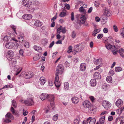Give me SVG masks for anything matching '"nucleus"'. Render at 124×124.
<instances>
[{
  "label": "nucleus",
  "mask_w": 124,
  "mask_h": 124,
  "mask_svg": "<svg viewBox=\"0 0 124 124\" xmlns=\"http://www.w3.org/2000/svg\"><path fill=\"white\" fill-rule=\"evenodd\" d=\"M84 8L83 6H81L79 8V11L81 12H84L85 11V9Z\"/></svg>",
  "instance_id": "obj_54"
},
{
  "label": "nucleus",
  "mask_w": 124,
  "mask_h": 124,
  "mask_svg": "<svg viewBox=\"0 0 124 124\" xmlns=\"http://www.w3.org/2000/svg\"><path fill=\"white\" fill-rule=\"evenodd\" d=\"M71 101L73 103L75 104H77L79 101V99L77 97H73L71 99Z\"/></svg>",
  "instance_id": "obj_19"
},
{
  "label": "nucleus",
  "mask_w": 124,
  "mask_h": 124,
  "mask_svg": "<svg viewBox=\"0 0 124 124\" xmlns=\"http://www.w3.org/2000/svg\"><path fill=\"white\" fill-rule=\"evenodd\" d=\"M120 33L121 35L124 38V26H123V28L120 30Z\"/></svg>",
  "instance_id": "obj_35"
},
{
  "label": "nucleus",
  "mask_w": 124,
  "mask_h": 124,
  "mask_svg": "<svg viewBox=\"0 0 124 124\" xmlns=\"http://www.w3.org/2000/svg\"><path fill=\"white\" fill-rule=\"evenodd\" d=\"M86 68V65L85 63H82L80 64V69L81 71H85Z\"/></svg>",
  "instance_id": "obj_14"
},
{
  "label": "nucleus",
  "mask_w": 124,
  "mask_h": 124,
  "mask_svg": "<svg viewBox=\"0 0 124 124\" xmlns=\"http://www.w3.org/2000/svg\"><path fill=\"white\" fill-rule=\"evenodd\" d=\"M79 46L78 45H77L75 46L74 48V51H75L76 52V50L78 49V48Z\"/></svg>",
  "instance_id": "obj_60"
},
{
  "label": "nucleus",
  "mask_w": 124,
  "mask_h": 124,
  "mask_svg": "<svg viewBox=\"0 0 124 124\" xmlns=\"http://www.w3.org/2000/svg\"><path fill=\"white\" fill-rule=\"evenodd\" d=\"M22 17L23 19H25L29 20L32 18V16L31 14H27L23 15Z\"/></svg>",
  "instance_id": "obj_18"
},
{
  "label": "nucleus",
  "mask_w": 124,
  "mask_h": 124,
  "mask_svg": "<svg viewBox=\"0 0 124 124\" xmlns=\"http://www.w3.org/2000/svg\"><path fill=\"white\" fill-rule=\"evenodd\" d=\"M14 55V53L12 50H9L7 54V58L8 60H10Z\"/></svg>",
  "instance_id": "obj_8"
},
{
  "label": "nucleus",
  "mask_w": 124,
  "mask_h": 124,
  "mask_svg": "<svg viewBox=\"0 0 124 124\" xmlns=\"http://www.w3.org/2000/svg\"><path fill=\"white\" fill-rule=\"evenodd\" d=\"M91 105L90 102L87 100L84 101L82 103L83 106L85 108H89L91 106Z\"/></svg>",
  "instance_id": "obj_9"
},
{
  "label": "nucleus",
  "mask_w": 124,
  "mask_h": 124,
  "mask_svg": "<svg viewBox=\"0 0 124 124\" xmlns=\"http://www.w3.org/2000/svg\"><path fill=\"white\" fill-rule=\"evenodd\" d=\"M108 74L109 75L113 76L114 74V71L112 70H110L108 73Z\"/></svg>",
  "instance_id": "obj_51"
},
{
  "label": "nucleus",
  "mask_w": 124,
  "mask_h": 124,
  "mask_svg": "<svg viewBox=\"0 0 124 124\" xmlns=\"http://www.w3.org/2000/svg\"><path fill=\"white\" fill-rule=\"evenodd\" d=\"M107 41L108 42V43L110 44L113 43L114 41V40L112 38H108L107 39Z\"/></svg>",
  "instance_id": "obj_41"
},
{
  "label": "nucleus",
  "mask_w": 124,
  "mask_h": 124,
  "mask_svg": "<svg viewBox=\"0 0 124 124\" xmlns=\"http://www.w3.org/2000/svg\"><path fill=\"white\" fill-rule=\"evenodd\" d=\"M89 98L93 103L95 102L96 101V99L93 96H90Z\"/></svg>",
  "instance_id": "obj_36"
},
{
  "label": "nucleus",
  "mask_w": 124,
  "mask_h": 124,
  "mask_svg": "<svg viewBox=\"0 0 124 124\" xmlns=\"http://www.w3.org/2000/svg\"><path fill=\"white\" fill-rule=\"evenodd\" d=\"M34 48L35 50L38 51L40 53H41L42 52L41 48L39 46H34Z\"/></svg>",
  "instance_id": "obj_21"
},
{
  "label": "nucleus",
  "mask_w": 124,
  "mask_h": 124,
  "mask_svg": "<svg viewBox=\"0 0 124 124\" xmlns=\"http://www.w3.org/2000/svg\"><path fill=\"white\" fill-rule=\"evenodd\" d=\"M96 120L95 118L92 119L90 121L89 124H95Z\"/></svg>",
  "instance_id": "obj_42"
},
{
  "label": "nucleus",
  "mask_w": 124,
  "mask_h": 124,
  "mask_svg": "<svg viewBox=\"0 0 124 124\" xmlns=\"http://www.w3.org/2000/svg\"><path fill=\"white\" fill-rule=\"evenodd\" d=\"M124 52V50L122 48H120L119 50V52L120 56L123 58L124 57V55L123 54Z\"/></svg>",
  "instance_id": "obj_32"
},
{
  "label": "nucleus",
  "mask_w": 124,
  "mask_h": 124,
  "mask_svg": "<svg viewBox=\"0 0 124 124\" xmlns=\"http://www.w3.org/2000/svg\"><path fill=\"white\" fill-rule=\"evenodd\" d=\"M115 104L119 108H120L123 104V101L122 100L119 99L116 101L115 103Z\"/></svg>",
  "instance_id": "obj_11"
},
{
  "label": "nucleus",
  "mask_w": 124,
  "mask_h": 124,
  "mask_svg": "<svg viewBox=\"0 0 124 124\" xmlns=\"http://www.w3.org/2000/svg\"><path fill=\"white\" fill-rule=\"evenodd\" d=\"M72 47L71 46H70L68 48V50L67 51V52L69 53H70L72 52Z\"/></svg>",
  "instance_id": "obj_44"
},
{
  "label": "nucleus",
  "mask_w": 124,
  "mask_h": 124,
  "mask_svg": "<svg viewBox=\"0 0 124 124\" xmlns=\"http://www.w3.org/2000/svg\"><path fill=\"white\" fill-rule=\"evenodd\" d=\"M105 119V116H103L101 118H100L99 120L100 124H103L104 122V120Z\"/></svg>",
  "instance_id": "obj_28"
},
{
  "label": "nucleus",
  "mask_w": 124,
  "mask_h": 124,
  "mask_svg": "<svg viewBox=\"0 0 124 124\" xmlns=\"http://www.w3.org/2000/svg\"><path fill=\"white\" fill-rule=\"evenodd\" d=\"M103 14L105 16H108L111 15L112 12L108 9L106 8Z\"/></svg>",
  "instance_id": "obj_13"
},
{
  "label": "nucleus",
  "mask_w": 124,
  "mask_h": 124,
  "mask_svg": "<svg viewBox=\"0 0 124 124\" xmlns=\"http://www.w3.org/2000/svg\"><path fill=\"white\" fill-rule=\"evenodd\" d=\"M23 114L24 116H26L28 113V112L27 111L25 110L24 109L23 110Z\"/></svg>",
  "instance_id": "obj_64"
},
{
  "label": "nucleus",
  "mask_w": 124,
  "mask_h": 124,
  "mask_svg": "<svg viewBox=\"0 0 124 124\" xmlns=\"http://www.w3.org/2000/svg\"><path fill=\"white\" fill-rule=\"evenodd\" d=\"M106 80L109 83H111L112 82V78L110 76L107 77L106 78Z\"/></svg>",
  "instance_id": "obj_31"
},
{
  "label": "nucleus",
  "mask_w": 124,
  "mask_h": 124,
  "mask_svg": "<svg viewBox=\"0 0 124 124\" xmlns=\"http://www.w3.org/2000/svg\"><path fill=\"white\" fill-rule=\"evenodd\" d=\"M79 119H76L74 121V124H78L79 122Z\"/></svg>",
  "instance_id": "obj_49"
},
{
  "label": "nucleus",
  "mask_w": 124,
  "mask_h": 124,
  "mask_svg": "<svg viewBox=\"0 0 124 124\" xmlns=\"http://www.w3.org/2000/svg\"><path fill=\"white\" fill-rule=\"evenodd\" d=\"M10 62H9L10 64L11 65V64L12 66L15 67L16 65V60L14 58H11L10 60H9Z\"/></svg>",
  "instance_id": "obj_16"
},
{
  "label": "nucleus",
  "mask_w": 124,
  "mask_h": 124,
  "mask_svg": "<svg viewBox=\"0 0 124 124\" xmlns=\"http://www.w3.org/2000/svg\"><path fill=\"white\" fill-rule=\"evenodd\" d=\"M76 32L74 31H73L72 32L71 36L72 38H74L76 37Z\"/></svg>",
  "instance_id": "obj_58"
},
{
  "label": "nucleus",
  "mask_w": 124,
  "mask_h": 124,
  "mask_svg": "<svg viewBox=\"0 0 124 124\" xmlns=\"http://www.w3.org/2000/svg\"><path fill=\"white\" fill-rule=\"evenodd\" d=\"M113 28L115 31L116 32H117L118 31V29L117 26L115 25L113 26Z\"/></svg>",
  "instance_id": "obj_52"
},
{
  "label": "nucleus",
  "mask_w": 124,
  "mask_h": 124,
  "mask_svg": "<svg viewBox=\"0 0 124 124\" xmlns=\"http://www.w3.org/2000/svg\"><path fill=\"white\" fill-rule=\"evenodd\" d=\"M55 81L54 82H57L59 81V76L58 74H56L55 77Z\"/></svg>",
  "instance_id": "obj_47"
},
{
  "label": "nucleus",
  "mask_w": 124,
  "mask_h": 124,
  "mask_svg": "<svg viewBox=\"0 0 124 124\" xmlns=\"http://www.w3.org/2000/svg\"><path fill=\"white\" fill-rule=\"evenodd\" d=\"M93 77L96 79H100L101 78V75L99 73L97 72H96L94 73Z\"/></svg>",
  "instance_id": "obj_22"
},
{
  "label": "nucleus",
  "mask_w": 124,
  "mask_h": 124,
  "mask_svg": "<svg viewBox=\"0 0 124 124\" xmlns=\"http://www.w3.org/2000/svg\"><path fill=\"white\" fill-rule=\"evenodd\" d=\"M64 88L66 90H67L69 88V84L68 82L64 83Z\"/></svg>",
  "instance_id": "obj_37"
},
{
  "label": "nucleus",
  "mask_w": 124,
  "mask_h": 124,
  "mask_svg": "<svg viewBox=\"0 0 124 124\" xmlns=\"http://www.w3.org/2000/svg\"><path fill=\"white\" fill-rule=\"evenodd\" d=\"M10 38L9 37L6 36L3 38V39L4 41H9V40Z\"/></svg>",
  "instance_id": "obj_38"
},
{
  "label": "nucleus",
  "mask_w": 124,
  "mask_h": 124,
  "mask_svg": "<svg viewBox=\"0 0 124 124\" xmlns=\"http://www.w3.org/2000/svg\"><path fill=\"white\" fill-rule=\"evenodd\" d=\"M34 10V8L33 7H31L28 10L30 12V13L33 12Z\"/></svg>",
  "instance_id": "obj_63"
},
{
  "label": "nucleus",
  "mask_w": 124,
  "mask_h": 124,
  "mask_svg": "<svg viewBox=\"0 0 124 124\" xmlns=\"http://www.w3.org/2000/svg\"><path fill=\"white\" fill-rule=\"evenodd\" d=\"M12 87V85H6L4 86L3 88H2V89H3L4 88H8V87Z\"/></svg>",
  "instance_id": "obj_57"
},
{
  "label": "nucleus",
  "mask_w": 124,
  "mask_h": 124,
  "mask_svg": "<svg viewBox=\"0 0 124 124\" xmlns=\"http://www.w3.org/2000/svg\"><path fill=\"white\" fill-rule=\"evenodd\" d=\"M40 83L41 85H43L46 81L45 78L43 77H41L39 79Z\"/></svg>",
  "instance_id": "obj_24"
},
{
  "label": "nucleus",
  "mask_w": 124,
  "mask_h": 124,
  "mask_svg": "<svg viewBox=\"0 0 124 124\" xmlns=\"http://www.w3.org/2000/svg\"><path fill=\"white\" fill-rule=\"evenodd\" d=\"M12 106L16 108L17 106V105L16 101L14 100H13L12 101Z\"/></svg>",
  "instance_id": "obj_43"
},
{
  "label": "nucleus",
  "mask_w": 124,
  "mask_h": 124,
  "mask_svg": "<svg viewBox=\"0 0 124 124\" xmlns=\"http://www.w3.org/2000/svg\"><path fill=\"white\" fill-rule=\"evenodd\" d=\"M33 75V72L31 71H29L25 73L24 77L26 79H29L32 78Z\"/></svg>",
  "instance_id": "obj_7"
},
{
  "label": "nucleus",
  "mask_w": 124,
  "mask_h": 124,
  "mask_svg": "<svg viewBox=\"0 0 124 124\" xmlns=\"http://www.w3.org/2000/svg\"><path fill=\"white\" fill-rule=\"evenodd\" d=\"M30 101H31V102H29V101H28V100H25L24 101V103L27 106H31L33 105L34 102L33 100L31 99Z\"/></svg>",
  "instance_id": "obj_17"
},
{
  "label": "nucleus",
  "mask_w": 124,
  "mask_h": 124,
  "mask_svg": "<svg viewBox=\"0 0 124 124\" xmlns=\"http://www.w3.org/2000/svg\"><path fill=\"white\" fill-rule=\"evenodd\" d=\"M103 36V35L102 34H98L97 37V38L99 39H101Z\"/></svg>",
  "instance_id": "obj_55"
},
{
  "label": "nucleus",
  "mask_w": 124,
  "mask_h": 124,
  "mask_svg": "<svg viewBox=\"0 0 124 124\" xmlns=\"http://www.w3.org/2000/svg\"><path fill=\"white\" fill-rule=\"evenodd\" d=\"M31 3V1L29 0H23L22 2V5L26 7H29Z\"/></svg>",
  "instance_id": "obj_5"
},
{
  "label": "nucleus",
  "mask_w": 124,
  "mask_h": 124,
  "mask_svg": "<svg viewBox=\"0 0 124 124\" xmlns=\"http://www.w3.org/2000/svg\"><path fill=\"white\" fill-rule=\"evenodd\" d=\"M96 109L93 106H90L89 108L88 112L90 113L93 114L95 113Z\"/></svg>",
  "instance_id": "obj_15"
},
{
  "label": "nucleus",
  "mask_w": 124,
  "mask_h": 124,
  "mask_svg": "<svg viewBox=\"0 0 124 124\" xmlns=\"http://www.w3.org/2000/svg\"><path fill=\"white\" fill-rule=\"evenodd\" d=\"M91 85L93 86H94L96 85V81L95 79H91L90 82Z\"/></svg>",
  "instance_id": "obj_29"
},
{
  "label": "nucleus",
  "mask_w": 124,
  "mask_h": 124,
  "mask_svg": "<svg viewBox=\"0 0 124 124\" xmlns=\"http://www.w3.org/2000/svg\"><path fill=\"white\" fill-rule=\"evenodd\" d=\"M14 43L12 42H9L6 44V47L8 49H12L14 47Z\"/></svg>",
  "instance_id": "obj_10"
},
{
  "label": "nucleus",
  "mask_w": 124,
  "mask_h": 124,
  "mask_svg": "<svg viewBox=\"0 0 124 124\" xmlns=\"http://www.w3.org/2000/svg\"><path fill=\"white\" fill-rule=\"evenodd\" d=\"M106 48L108 49H110L113 52L116 50V47L115 46H112L110 44L108 43L105 45Z\"/></svg>",
  "instance_id": "obj_6"
},
{
  "label": "nucleus",
  "mask_w": 124,
  "mask_h": 124,
  "mask_svg": "<svg viewBox=\"0 0 124 124\" xmlns=\"http://www.w3.org/2000/svg\"><path fill=\"white\" fill-rule=\"evenodd\" d=\"M24 36L22 34H20L18 38L19 39V41L21 42H22L24 40L23 37Z\"/></svg>",
  "instance_id": "obj_20"
},
{
  "label": "nucleus",
  "mask_w": 124,
  "mask_h": 124,
  "mask_svg": "<svg viewBox=\"0 0 124 124\" xmlns=\"http://www.w3.org/2000/svg\"><path fill=\"white\" fill-rule=\"evenodd\" d=\"M87 19L85 15H82L80 17V22L82 24H84L85 22V20Z\"/></svg>",
  "instance_id": "obj_12"
},
{
  "label": "nucleus",
  "mask_w": 124,
  "mask_h": 124,
  "mask_svg": "<svg viewBox=\"0 0 124 124\" xmlns=\"http://www.w3.org/2000/svg\"><path fill=\"white\" fill-rule=\"evenodd\" d=\"M83 47L82 46H80V47H79L78 48V49L76 50V51L75 52L77 53L80 52L82 51L83 49Z\"/></svg>",
  "instance_id": "obj_39"
},
{
  "label": "nucleus",
  "mask_w": 124,
  "mask_h": 124,
  "mask_svg": "<svg viewBox=\"0 0 124 124\" xmlns=\"http://www.w3.org/2000/svg\"><path fill=\"white\" fill-rule=\"evenodd\" d=\"M62 28V26H60L58 28L57 30V33L60 34L61 32V29Z\"/></svg>",
  "instance_id": "obj_48"
},
{
  "label": "nucleus",
  "mask_w": 124,
  "mask_h": 124,
  "mask_svg": "<svg viewBox=\"0 0 124 124\" xmlns=\"http://www.w3.org/2000/svg\"><path fill=\"white\" fill-rule=\"evenodd\" d=\"M24 46L26 48H28L29 47V43L28 42L25 41L24 42Z\"/></svg>",
  "instance_id": "obj_45"
},
{
  "label": "nucleus",
  "mask_w": 124,
  "mask_h": 124,
  "mask_svg": "<svg viewBox=\"0 0 124 124\" xmlns=\"http://www.w3.org/2000/svg\"><path fill=\"white\" fill-rule=\"evenodd\" d=\"M102 105L104 107L105 109H109L111 106L110 103L107 101H104L102 103Z\"/></svg>",
  "instance_id": "obj_3"
},
{
  "label": "nucleus",
  "mask_w": 124,
  "mask_h": 124,
  "mask_svg": "<svg viewBox=\"0 0 124 124\" xmlns=\"http://www.w3.org/2000/svg\"><path fill=\"white\" fill-rule=\"evenodd\" d=\"M109 88V85L106 84H104L102 86V88L104 90H108Z\"/></svg>",
  "instance_id": "obj_26"
},
{
  "label": "nucleus",
  "mask_w": 124,
  "mask_h": 124,
  "mask_svg": "<svg viewBox=\"0 0 124 124\" xmlns=\"http://www.w3.org/2000/svg\"><path fill=\"white\" fill-rule=\"evenodd\" d=\"M40 56L39 54H36L33 58V59L34 61H36L40 58Z\"/></svg>",
  "instance_id": "obj_27"
},
{
  "label": "nucleus",
  "mask_w": 124,
  "mask_h": 124,
  "mask_svg": "<svg viewBox=\"0 0 124 124\" xmlns=\"http://www.w3.org/2000/svg\"><path fill=\"white\" fill-rule=\"evenodd\" d=\"M44 110L46 113H49L50 110V106H47L44 108Z\"/></svg>",
  "instance_id": "obj_30"
},
{
  "label": "nucleus",
  "mask_w": 124,
  "mask_h": 124,
  "mask_svg": "<svg viewBox=\"0 0 124 124\" xmlns=\"http://www.w3.org/2000/svg\"><path fill=\"white\" fill-rule=\"evenodd\" d=\"M47 94L46 93H42L41 95L40 96V97L41 99L43 101L45 99H46V95Z\"/></svg>",
  "instance_id": "obj_25"
},
{
  "label": "nucleus",
  "mask_w": 124,
  "mask_h": 124,
  "mask_svg": "<svg viewBox=\"0 0 124 124\" xmlns=\"http://www.w3.org/2000/svg\"><path fill=\"white\" fill-rule=\"evenodd\" d=\"M48 42V40L46 39H44L42 40L41 43L44 45L47 44Z\"/></svg>",
  "instance_id": "obj_34"
},
{
  "label": "nucleus",
  "mask_w": 124,
  "mask_h": 124,
  "mask_svg": "<svg viewBox=\"0 0 124 124\" xmlns=\"http://www.w3.org/2000/svg\"><path fill=\"white\" fill-rule=\"evenodd\" d=\"M64 69L61 65H58L57 67V70L56 71V74H61L63 71Z\"/></svg>",
  "instance_id": "obj_4"
},
{
  "label": "nucleus",
  "mask_w": 124,
  "mask_h": 124,
  "mask_svg": "<svg viewBox=\"0 0 124 124\" xmlns=\"http://www.w3.org/2000/svg\"><path fill=\"white\" fill-rule=\"evenodd\" d=\"M42 24V22H40L39 20L36 21L34 23L35 25L36 26L40 27L41 26Z\"/></svg>",
  "instance_id": "obj_23"
},
{
  "label": "nucleus",
  "mask_w": 124,
  "mask_h": 124,
  "mask_svg": "<svg viewBox=\"0 0 124 124\" xmlns=\"http://www.w3.org/2000/svg\"><path fill=\"white\" fill-rule=\"evenodd\" d=\"M61 32L63 33H65L66 32V28L65 27H63L62 26V28L61 29Z\"/></svg>",
  "instance_id": "obj_56"
},
{
  "label": "nucleus",
  "mask_w": 124,
  "mask_h": 124,
  "mask_svg": "<svg viewBox=\"0 0 124 124\" xmlns=\"http://www.w3.org/2000/svg\"><path fill=\"white\" fill-rule=\"evenodd\" d=\"M54 83L56 86L57 88H58L60 86L61 84V83L59 81L54 82Z\"/></svg>",
  "instance_id": "obj_40"
},
{
  "label": "nucleus",
  "mask_w": 124,
  "mask_h": 124,
  "mask_svg": "<svg viewBox=\"0 0 124 124\" xmlns=\"http://www.w3.org/2000/svg\"><path fill=\"white\" fill-rule=\"evenodd\" d=\"M11 111L12 112L13 114L14 115H16L15 111L14 110V108L11 107Z\"/></svg>",
  "instance_id": "obj_61"
},
{
  "label": "nucleus",
  "mask_w": 124,
  "mask_h": 124,
  "mask_svg": "<svg viewBox=\"0 0 124 124\" xmlns=\"http://www.w3.org/2000/svg\"><path fill=\"white\" fill-rule=\"evenodd\" d=\"M122 70V68L120 67H116L115 68V70L116 72L121 71Z\"/></svg>",
  "instance_id": "obj_33"
},
{
  "label": "nucleus",
  "mask_w": 124,
  "mask_h": 124,
  "mask_svg": "<svg viewBox=\"0 0 124 124\" xmlns=\"http://www.w3.org/2000/svg\"><path fill=\"white\" fill-rule=\"evenodd\" d=\"M58 115L57 114H56L54 116L53 118V120L54 121H56L58 119Z\"/></svg>",
  "instance_id": "obj_46"
},
{
  "label": "nucleus",
  "mask_w": 124,
  "mask_h": 124,
  "mask_svg": "<svg viewBox=\"0 0 124 124\" xmlns=\"http://www.w3.org/2000/svg\"><path fill=\"white\" fill-rule=\"evenodd\" d=\"M71 19L72 21H73L74 20V13L73 12H72L71 14Z\"/></svg>",
  "instance_id": "obj_59"
},
{
  "label": "nucleus",
  "mask_w": 124,
  "mask_h": 124,
  "mask_svg": "<svg viewBox=\"0 0 124 124\" xmlns=\"http://www.w3.org/2000/svg\"><path fill=\"white\" fill-rule=\"evenodd\" d=\"M10 27H11L12 28V29L13 30L14 32H15V33L16 34V26L14 25H11L10 26Z\"/></svg>",
  "instance_id": "obj_62"
},
{
  "label": "nucleus",
  "mask_w": 124,
  "mask_h": 124,
  "mask_svg": "<svg viewBox=\"0 0 124 124\" xmlns=\"http://www.w3.org/2000/svg\"><path fill=\"white\" fill-rule=\"evenodd\" d=\"M48 101H50V103L52 107L54 106V97L53 95L48 94L46 95V98Z\"/></svg>",
  "instance_id": "obj_2"
},
{
  "label": "nucleus",
  "mask_w": 124,
  "mask_h": 124,
  "mask_svg": "<svg viewBox=\"0 0 124 124\" xmlns=\"http://www.w3.org/2000/svg\"><path fill=\"white\" fill-rule=\"evenodd\" d=\"M65 15L66 13L64 12H62L60 13L59 16L60 17H62L65 16Z\"/></svg>",
  "instance_id": "obj_53"
},
{
  "label": "nucleus",
  "mask_w": 124,
  "mask_h": 124,
  "mask_svg": "<svg viewBox=\"0 0 124 124\" xmlns=\"http://www.w3.org/2000/svg\"><path fill=\"white\" fill-rule=\"evenodd\" d=\"M94 4L95 6L96 7H98L99 6L100 3L98 2L95 1Z\"/></svg>",
  "instance_id": "obj_50"
},
{
  "label": "nucleus",
  "mask_w": 124,
  "mask_h": 124,
  "mask_svg": "<svg viewBox=\"0 0 124 124\" xmlns=\"http://www.w3.org/2000/svg\"><path fill=\"white\" fill-rule=\"evenodd\" d=\"M14 117L11 114L8 112L5 116V118L4 120V121L6 123H8L11 122V119H13Z\"/></svg>",
  "instance_id": "obj_1"
}]
</instances>
